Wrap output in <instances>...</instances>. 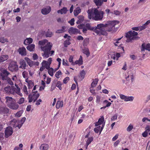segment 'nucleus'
I'll list each match as a JSON object with an SVG mask.
<instances>
[{"instance_id":"f257e3e1","label":"nucleus","mask_w":150,"mask_h":150,"mask_svg":"<svg viewBox=\"0 0 150 150\" xmlns=\"http://www.w3.org/2000/svg\"><path fill=\"white\" fill-rule=\"evenodd\" d=\"M39 44L41 45L40 48L41 50L43 51V53H42V55L44 58H47L53 54L54 53V50H51L52 46V44L50 42H48V40H43L40 41L39 42Z\"/></svg>"},{"instance_id":"f03ea898","label":"nucleus","mask_w":150,"mask_h":150,"mask_svg":"<svg viewBox=\"0 0 150 150\" xmlns=\"http://www.w3.org/2000/svg\"><path fill=\"white\" fill-rule=\"evenodd\" d=\"M88 18H92L96 21L102 20L103 17L104 12L102 11H98L97 8H94L92 10L88 9L87 11Z\"/></svg>"},{"instance_id":"7ed1b4c3","label":"nucleus","mask_w":150,"mask_h":150,"mask_svg":"<svg viewBox=\"0 0 150 150\" xmlns=\"http://www.w3.org/2000/svg\"><path fill=\"white\" fill-rule=\"evenodd\" d=\"M106 28L105 24H100L94 28V32L99 35H106Z\"/></svg>"},{"instance_id":"20e7f679","label":"nucleus","mask_w":150,"mask_h":150,"mask_svg":"<svg viewBox=\"0 0 150 150\" xmlns=\"http://www.w3.org/2000/svg\"><path fill=\"white\" fill-rule=\"evenodd\" d=\"M119 21H108L105 24L106 28V31H112L115 25L119 23Z\"/></svg>"},{"instance_id":"39448f33","label":"nucleus","mask_w":150,"mask_h":150,"mask_svg":"<svg viewBox=\"0 0 150 150\" xmlns=\"http://www.w3.org/2000/svg\"><path fill=\"white\" fill-rule=\"evenodd\" d=\"M137 35V33L134 31L131 30L129 31L126 34V37L127 38L126 41L129 42L132 40L135 39Z\"/></svg>"},{"instance_id":"423d86ee","label":"nucleus","mask_w":150,"mask_h":150,"mask_svg":"<svg viewBox=\"0 0 150 150\" xmlns=\"http://www.w3.org/2000/svg\"><path fill=\"white\" fill-rule=\"evenodd\" d=\"M8 68L11 72H17L18 70V66L16 61L11 62L9 64Z\"/></svg>"},{"instance_id":"0eeeda50","label":"nucleus","mask_w":150,"mask_h":150,"mask_svg":"<svg viewBox=\"0 0 150 150\" xmlns=\"http://www.w3.org/2000/svg\"><path fill=\"white\" fill-rule=\"evenodd\" d=\"M39 96V94L38 93L37 91L35 92L33 91L32 93L29 95L28 97L29 102L30 103L33 101L35 102Z\"/></svg>"},{"instance_id":"6e6552de","label":"nucleus","mask_w":150,"mask_h":150,"mask_svg":"<svg viewBox=\"0 0 150 150\" xmlns=\"http://www.w3.org/2000/svg\"><path fill=\"white\" fill-rule=\"evenodd\" d=\"M10 74V73L7 69H3L1 73V76L2 80H4V79H7L8 75Z\"/></svg>"},{"instance_id":"1a4fd4ad","label":"nucleus","mask_w":150,"mask_h":150,"mask_svg":"<svg viewBox=\"0 0 150 150\" xmlns=\"http://www.w3.org/2000/svg\"><path fill=\"white\" fill-rule=\"evenodd\" d=\"M13 132V131L12 128L10 127H7L5 131V137L6 138H8L12 134Z\"/></svg>"},{"instance_id":"9d476101","label":"nucleus","mask_w":150,"mask_h":150,"mask_svg":"<svg viewBox=\"0 0 150 150\" xmlns=\"http://www.w3.org/2000/svg\"><path fill=\"white\" fill-rule=\"evenodd\" d=\"M15 85L16 87L15 88L13 87V89H14V94L15 95L16 93L20 96H23L22 93L20 92V88L18 87V85L16 83H15Z\"/></svg>"},{"instance_id":"9b49d317","label":"nucleus","mask_w":150,"mask_h":150,"mask_svg":"<svg viewBox=\"0 0 150 150\" xmlns=\"http://www.w3.org/2000/svg\"><path fill=\"white\" fill-rule=\"evenodd\" d=\"M4 90L6 93L14 94V89H13V87L7 86L4 88Z\"/></svg>"},{"instance_id":"f8f14e48","label":"nucleus","mask_w":150,"mask_h":150,"mask_svg":"<svg viewBox=\"0 0 150 150\" xmlns=\"http://www.w3.org/2000/svg\"><path fill=\"white\" fill-rule=\"evenodd\" d=\"M8 106L10 108L14 110L17 109L19 107L18 105L14 101Z\"/></svg>"},{"instance_id":"ddd939ff","label":"nucleus","mask_w":150,"mask_h":150,"mask_svg":"<svg viewBox=\"0 0 150 150\" xmlns=\"http://www.w3.org/2000/svg\"><path fill=\"white\" fill-rule=\"evenodd\" d=\"M19 64L20 65L19 67L20 69H25L26 68V65L25 61L23 59H21L19 61Z\"/></svg>"},{"instance_id":"4468645a","label":"nucleus","mask_w":150,"mask_h":150,"mask_svg":"<svg viewBox=\"0 0 150 150\" xmlns=\"http://www.w3.org/2000/svg\"><path fill=\"white\" fill-rule=\"evenodd\" d=\"M145 50L149 51L150 50V44L149 43L146 44L145 43L142 44L141 47V51L142 52L144 51Z\"/></svg>"},{"instance_id":"2eb2a0df","label":"nucleus","mask_w":150,"mask_h":150,"mask_svg":"<svg viewBox=\"0 0 150 150\" xmlns=\"http://www.w3.org/2000/svg\"><path fill=\"white\" fill-rule=\"evenodd\" d=\"M105 122H104V118L103 116H101V117L98 119V121L95 123L96 126H98L100 125H103L104 123L105 124Z\"/></svg>"},{"instance_id":"dca6fc26","label":"nucleus","mask_w":150,"mask_h":150,"mask_svg":"<svg viewBox=\"0 0 150 150\" xmlns=\"http://www.w3.org/2000/svg\"><path fill=\"white\" fill-rule=\"evenodd\" d=\"M105 124L104 123L103 125L101 127L100 125H98L97 126V127L95 128L94 129V131L96 133H98L100 131V133L101 131H102L103 129L104 126Z\"/></svg>"},{"instance_id":"f3484780","label":"nucleus","mask_w":150,"mask_h":150,"mask_svg":"<svg viewBox=\"0 0 150 150\" xmlns=\"http://www.w3.org/2000/svg\"><path fill=\"white\" fill-rule=\"evenodd\" d=\"M79 31V30L73 27L70 28L69 30V32L71 34L77 33Z\"/></svg>"},{"instance_id":"a211bd4d","label":"nucleus","mask_w":150,"mask_h":150,"mask_svg":"<svg viewBox=\"0 0 150 150\" xmlns=\"http://www.w3.org/2000/svg\"><path fill=\"white\" fill-rule=\"evenodd\" d=\"M25 81L28 83V87L29 89L32 88L34 86V83L32 81L29 80L28 78L25 79Z\"/></svg>"},{"instance_id":"6ab92c4d","label":"nucleus","mask_w":150,"mask_h":150,"mask_svg":"<svg viewBox=\"0 0 150 150\" xmlns=\"http://www.w3.org/2000/svg\"><path fill=\"white\" fill-rule=\"evenodd\" d=\"M18 52L22 56H25L26 54V49L24 47L20 48L18 49Z\"/></svg>"},{"instance_id":"aec40b11","label":"nucleus","mask_w":150,"mask_h":150,"mask_svg":"<svg viewBox=\"0 0 150 150\" xmlns=\"http://www.w3.org/2000/svg\"><path fill=\"white\" fill-rule=\"evenodd\" d=\"M51 10V8L49 7L48 8H45L42 9L41 12L44 15H46L49 13Z\"/></svg>"},{"instance_id":"412c9836","label":"nucleus","mask_w":150,"mask_h":150,"mask_svg":"<svg viewBox=\"0 0 150 150\" xmlns=\"http://www.w3.org/2000/svg\"><path fill=\"white\" fill-rule=\"evenodd\" d=\"M5 99L6 100V103L8 106L13 101V99L11 97L6 96L5 98Z\"/></svg>"},{"instance_id":"4be33fe9","label":"nucleus","mask_w":150,"mask_h":150,"mask_svg":"<svg viewBox=\"0 0 150 150\" xmlns=\"http://www.w3.org/2000/svg\"><path fill=\"white\" fill-rule=\"evenodd\" d=\"M9 110L6 107H0V114H5L9 112Z\"/></svg>"},{"instance_id":"5701e85b","label":"nucleus","mask_w":150,"mask_h":150,"mask_svg":"<svg viewBox=\"0 0 150 150\" xmlns=\"http://www.w3.org/2000/svg\"><path fill=\"white\" fill-rule=\"evenodd\" d=\"M68 11L66 7H64L60 10L57 11V12L58 13H60L61 14H66L67 13V12Z\"/></svg>"},{"instance_id":"b1692460","label":"nucleus","mask_w":150,"mask_h":150,"mask_svg":"<svg viewBox=\"0 0 150 150\" xmlns=\"http://www.w3.org/2000/svg\"><path fill=\"white\" fill-rule=\"evenodd\" d=\"M25 60L27 62L28 65L30 67H32L35 64V62L31 60L28 57H25Z\"/></svg>"},{"instance_id":"393cba45","label":"nucleus","mask_w":150,"mask_h":150,"mask_svg":"<svg viewBox=\"0 0 150 150\" xmlns=\"http://www.w3.org/2000/svg\"><path fill=\"white\" fill-rule=\"evenodd\" d=\"M49 148V145L46 144H43L41 145L40 147V150H47Z\"/></svg>"},{"instance_id":"a878e982","label":"nucleus","mask_w":150,"mask_h":150,"mask_svg":"<svg viewBox=\"0 0 150 150\" xmlns=\"http://www.w3.org/2000/svg\"><path fill=\"white\" fill-rule=\"evenodd\" d=\"M50 63H49L46 61L44 60L43 61L42 63V65L44 66L45 67V68L47 69H48L50 68Z\"/></svg>"},{"instance_id":"bb28decb","label":"nucleus","mask_w":150,"mask_h":150,"mask_svg":"<svg viewBox=\"0 0 150 150\" xmlns=\"http://www.w3.org/2000/svg\"><path fill=\"white\" fill-rule=\"evenodd\" d=\"M8 58V56L7 55H2L0 56V63L6 60Z\"/></svg>"},{"instance_id":"cd10ccee","label":"nucleus","mask_w":150,"mask_h":150,"mask_svg":"<svg viewBox=\"0 0 150 150\" xmlns=\"http://www.w3.org/2000/svg\"><path fill=\"white\" fill-rule=\"evenodd\" d=\"M33 39L31 38H27L24 41V43L25 45H27L32 42Z\"/></svg>"},{"instance_id":"c85d7f7f","label":"nucleus","mask_w":150,"mask_h":150,"mask_svg":"<svg viewBox=\"0 0 150 150\" xmlns=\"http://www.w3.org/2000/svg\"><path fill=\"white\" fill-rule=\"evenodd\" d=\"M82 63V57L80 56V58L79 60H76L74 63H73V65H74L75 64H81Z\"/></svg>"},{"instance_id":"c756f323","label":"nucleus","mask_w":150,"mask_h":150,"mask_svg":"<svg viewBox=\"0 0 150 150\" xmlns=\"http://www.w3.org/2000/svg\"><path fill=\"white\" fill-rule=\"evenodd\" d=\"M63 105V102L62 101H58L56 105V108L59 109L60 107H62Z\"/></svg>"},{"instance_id":"7c9ffc66","label":"nucleus","mask_w":150,"mask_h":150,"mask_svg":"<svg viewBox=\"0 0 150 150\" xmlns=\"http://www.w3.org/2000/svg\"><path fill=\"white\" fill-rule=\"evenodd\" d=\"M103 0H94V1L96 5L97 6H101L103 3Z\"/></svg>"},{"instance_id":"2f4dec72","label":"nucleus","mask_w":150,"mask_h":150,"mask_svg":"<svg viewBox=\"0 0 150 150\" xmlns=\"http://www.w3.org/2000/svg\"><path fill=\"white\" fill-rule=\"evenodd\" d=\"M81 12V9L80 8L78 7L74 11V13L75 16H76Z\"/></svg>"},{"instance_id":"473e14b6","label":"nucleus","mask_w":150,"mask_h":150,"mask_svg":"<svg viewBox=\"0 0 150 150\" xmlns=\"http://www.w3.org/2000/svg\"><path fill=\"white\" fill-rule=\"evenodd\" d=\"M35 45L33 44H32L28 45L27 47L28 50L30 51H33V49L35 48Z\"/></svg>"},{"instance_id":"72a5a7b5","label":"nucleus","mask_w":150,"mask_h":150,"mask_svg":"<svg viewBox=\"0 0 150 150\" xmlns=\"http://www.w3.org/2000/svg\"><path fill=\"white\" fill-rule=\"evenodd\" d=\"M78 20L77 22V24H79L82 23L84 20V17L83 16H79L78 17Z\"/></svg>"},{"instance_id":"f704fd0d","label":"nucleus","mask_w":150,"mask_h":150,"mask_svg":"<svg viewBox=\"0 0 150 150\" xmlns=\"http://www.w3.org/2000/svg\"><path fill=\"white\" fill-rule=\"evenodd\" d=\"M83 53L86 54L87 57L89 56L90 53L88 48H85L83 49Z\"/></svg>"},{"instance_id":"c9c22d12","label":"nucleus","mask_w":150,"mask_h":150,"mask_svg":"<svg viewBox=\"0 0 150 150\" xmlns=\"http://www.w3.org/2000/svg\"><path fill=\"white\" fill-rule=\"evenodd\" d=\"M98 81V79H95L94 81L91 84V87L93 88L95 87L97 84Z\"/></svg>"},{"instance_id":"e433bc0d","label":"nucleus","mask_w":150,"mask_h":150,"mask_svg":"<svg viewBox=\"0 0 150 150\" xmlns=\"http://www.w3.org/2000/svg\"><path fill=\"white\" fill-rule=\"evenodd\" d=\"M93 137H89L88 138L87 140L86 143V149L87 148L88 146V145L91 143L92 141L93 140Z\"/></svg>"},{"instance_id":"4c0bfd02","label":"nucleus","mask_w":150,"mask_h":150,"mask_svg":"<svg viewBox=\"0 0 150 150\" xmlns=\"http://www.w3.org/2000/svg\"><path fill=\"white\" fill-rule=\"evenodd\" d=\"M65 26H62L61 29L57 30L56 33H64L65 31Z\"/></svg>"},{"instance_id":"58836bf2","label":"nucleus","mask_w":150,"mask_h":150,"mask_svg":"<svg viewBox=\"0 0 150 150\" xmlns=\"http://www.w3.org/2000/svg\"><path fill=\"white\" fill-rule=\"evenodd\" d=\"M23 125V124H21V123L19 121H18L15 123V127H18L19 129Z\"/></svg>"},{"instance_id":"ea45409f","label":"nucleus","mask_w":150,"mask_h":150,"mask_svg":"<svg viewBox=\"0 0 150 150\" xmlns=\"http://www.w3.org/2000/svg\"><path fill=\"white\" fill-rule=\"evenodd\" d=\"M86 74L84 70H82L80 72V76L82 78V79H83Z\"/></svg>"},{"instance_id":"a19ab883","label":"nucleus","mask_w":150,"mask_h":150,"mask_svg":"<svg viewBox=\"0 0 150 150\" xmlns=\"http://www.w3.org/2000/svg\"><path fill=\"white\" fill-rule=\"evenodd\" d=\"M8 39L3 37L0 38V42L4 43L5 42H8Z\"/></svg>"},{"instance_id":"79ce46f5","label":"nucleus","mask_w":150,"mask_h":150,"mask_svg":"<svg viewBox=\"0 0 150 150\" xmlns=\"http://www.w3.org/2000/svg\"><path fill=\"white\" fill-rule=\"evenodd\" d=\"M23 112V111L22 110H20L18 112L15 114V116L17 117H21Z\"/></svg>"},{"instance_id":"37998d69","label":"nucleus","mask_w":150,"mask_h":150,"mask_svg":"<svg viewBox=\"0 0 150 150\" xmlns=\"http://www.w3.org/2000/svg\"><path fill=\"white\" fill-rule=\"evenodd\" d=\"M48 70V73L51 76H52L53 75L54 69L53 68H51Z\"/></svg>"},{"instance_id":"c03bdc74","label":"nucleus","mask_w":150,"mask_h":150,"mask_svg":"<svg viewBox=\"0 0 150 150\" xmlns=\"http://www.w3.org/2000/svg\"><path fill=\"white\" fill-rule=\"evenodd\" d=\"M127 81H129L130 79L131 80V81L132 82L133 81V76L132 75H128L125 77Z\"/></svg>"},{"instance_id":"a18cd8bd","label":"nucleus","mask_w":150,"mask_h":150,"mask_svg":"<svg viewBox=\"0 0 150 150\" xmlns=\"http://www.w3.org/2000/svg\"><path fill=\"white\" fill-rule=\"evenodd\" d=\"M22 75L23 77L24 78H25L26 79L27 78L28 79V73L27 72L25 71H24L23 72H22Z\"/></svg>"},{"instance_id":"49530a36","label":"nucleus","mask_w":150,"mask_h":150,"mask_svg":"<svg viewBox=\"0 0 150 150\" xmlns=\"http://www.w3.org/2000/svg\"><path fill=\"white\" fill-rule=\"evenodd\" d=\"M4 80H6L8 83L10 85H13L14 84L13 82L10 78L8 77L7 79H4Z\"/></svg>"},{"instance_id":"de8ad7c7","label":"nucleus","mask_w":150,"mask_h":150,"mask_svg":"<svg viewBox=\"0 0 150 150\" xmlns=\"http://www.w3.org/2000/svg\"><path fill=\"white\" fill-rule=\"evenodd\" d=\"M85 27L88 30H93L94 31V28H91L90 24L89 23H87L86 24Z\"/></svg>"},{"instance_id":"09e8293b","label":"nucleus","mask_w":150,"mask_h":150,"mask_svg":"<svg viewBox=\"0 0 150 150\" xmlns=\"http://www.w3.org/2000/svg\"><path fill=\"white\" fill-rule=\"evenodd\" d=\"M133 126L131 124H130L128 127L127 129V130L128 132L131 131L133 129Z\"/></svg>"},{"instance_id":"8fccbe9b","label":"nucleus","mask_w":150,"mask_h":150,"mask_svg":"<svg viewBox=\"0 0 150 150\" xmlns=\"http://www.w3.org/2000/svg\"><path fill=\"white\" fill-rule=\"evenodd\" d=\"M134 99V97L132 96L127 97L125 101H132Z\"/></svg>"},{"instance_id":"3c124183","label":"nucleus","mask_w":150,"mask_h":150,"mask_svg":"<svg viewBox=\"0 0 150 150\" xmlns=\"http://www.w3.org/2000/svg\"><path fill=\"white\" fill-rule=\"evenodd\" d=\"M62 72L60 71H59L57 72L55 75V76L57 78H60V76Z\"/></svg>"},{"instance_id":"603ef678","label":"nucleus","mask_w":150,"mask_h":150,"mask_svg":"<svg viewBox=\"0 0 150 150\" xmlns=\"http://www.w3.org/2000/svg\"><path fill=\"white\" fill-rule=\"evenodd\" d=\"M110 13L112 14L113 13L116 16H118L120 14L121 12L117 10H115L113 12H110Z\"/></svg>"},{"instance_id":"864d4df0","label":"nucleus","mask_w":150,"mask_h":150,"mask_svg":"<svg viewBox=\"0 0 150 150\" xmlns=\"http://www.w3.org/2000/svg\"><path fill=\"white\" fill-rule=\"evenodd\" d=\"M119 96L120 98L121 99L124 100L125 101H126L127 96H125L122 94H120Z\"/></svg>"},{"instance_id":"5fc2aeb1","label":"nucleus","mask_w":150,"mask_h":150,"mask_svg":"<svg viewBox=\"0 0 150 150\" xmlns=\"http://www.w3.org/2000/svg\"><path fill=\"white\" fill-rule=\"evenodd\" d=\"M61 83L60 81H58L56 85V86L58 87L60 90L62 89Z\"/></svg>"},{"instance_id":"6e6d98bb","label":"nucleus","mask_w":150,"mask_h":150,"mask_svg":"<svg viewBox=\"0 0 150 150\" xmlns=\"http://www.w3.org/2000/svg\"><path fill=\"white\" fill-rule=\"evenodd\" d=\"M23 91L25 94L26 95H28V93L27 91V88L25 85H24L23 87Z\"/></svg>"},{"instance_id":"4d7b16f0","label":"nucleus","mask_w":150,"mask_h":150,"mask_svg":"<svg viewBox=\"0 0 150 150\" xmlns=\"http://www.w3.org/2000/svg\"><path fill=\"white\" fill-rule=\"evenodd\" d=\"M24 101V98H21L18 101V103L20 104H21L23 103Z\"/></svg>"},{"instance_id":"13d9d810","label":"nucleus","mask_w":150,"mask_h":150,"mask_svg":"<svg viewBox=\"0 0 150 150\" xmlns=\"http://www.w3.org/2000/svg\"><path fill=\"white\" fill-rule=\"evenodd\" d=\"M103 103H106L107 104L105 105L106 107H108L110 106L111 104V103L110 102H108V101L107 100H105L103 102Z\"/></svg>"},{"instance_id":"bf43d9fd","label":"nucleus","mask_w":150,"mask_h":150,"mask_svg":"<svg viewBox=\"0 0 150 150\" xmlns=\"http://www.w3.org/2000/svg\"><path fill=\"white\" fill-rule=\"evenodd\" d=\"M46 36L47 37H51L52 36V32L50 31H47L46 33Z\"/></svg>"},{"instance_id":"052dcab7","label":"nucleus","mask_w":150,"mask_h":150,"mask_svg":"<svg viewBox=\"0 0 150 150\" xmlns=\"http://www.w3.org/2000/svg\"><path fill=\"white\" fill-rule=\"evenodd\" d=\"M74 18H72L70 21H69L71 25H73L74 24Z\"/></svg>"},{"instance_id":"680f3d73","label":"nucleus","mask_w":150,"mask_h":150,"mask_svg":"<svg viewBox=\"0 0 150 150\" xmlns=\"http://www.w3.org/2000/svg\"><path fill=\"white\" fill-rule=\"evenodd\" d=\"M73 57L72 56H70L69 59V62L71 63V64L73 65V63H74L73 60Z\"/></svg>"},{"instance_id":"e2e57ef3","label":"nucleus","mask_w":150,"mask_h":150,"mask_svg":"<svg viewBox=\"0 0 150 150\" xmlns=\"http://www.w3.org/2000/svg\"><path fill=\"white\" fill-rule=\"evenodd\" d=\"M11 79L14 82H16L18 80L17 77L16 75L13 76Z\"/></svg>"},{"instance_id":"0e129e2a","label":"nucleus","mask_w":150,"mask_h":150,"mask_svg":"<svg viewBox=\"0 0 150 150\" xmlns=\"http://www.w3.org/2000/svg\"><path fill=\"white\" fill-rule=\"evenodd\" d=\"M69 79L68 77H67L65 78L63 80V83H67L68 81L69 80Z\"/></svg>"},{"instance_id":"69168bd1","label":"nucleus","mask_w":150,"mask_h":150,"mask_svg":"<svg viewBox=\"0 0 150 150\" xmlns=\"http://www.w3.org/2000/svg\"><path fill=\"white\" fill-rule=\"evenodd\" d=\"M92 87H91L90 88V91L91 93L95 95L96 94V93L95 92V90L93 89Z\"/></svg>"},{"instance_id":"338daca9","label":"nucleus","mask_w":150,"mask_h":150,"mask_svg":"<svg viewBox=\"0 0 150 150\" xmlns=\"http://www.w3.org/2000/svg\"><path fill=\"white\" fill-rule=\"evenodd\" d=\"M139 27L140 30H141L145 29L146 27L144 24L142 26H139Z\"/></svg>"},{"instance_id":"774afa93","label":"nucleus","mask_w":150,"mask_h":150,"mask_svg":"<svg viewBox=\"0 0 150 150\" xmlns=\"http://www.w3.org/2000/svg\"><path fill=\"white\" fill-rule=\"evenodd\" d=\"M117 117V115L115 114L113 115L111 118V120L112 121H114L115 120H116Z\"/></svg>"}]
</instances>
